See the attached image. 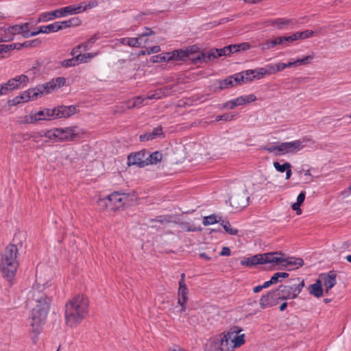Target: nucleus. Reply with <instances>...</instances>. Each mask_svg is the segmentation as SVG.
<instances>
[{
	"label": "nucleus",
	"mask_w": 351,
	"mask_h": 351,
	"mask_svg": "<svg viewBox=\"0 0 351 351\" xmlns=\"http://www.w3.org/2000/svg\"><path fill=\"white\" fill-rule=\"evenodd\" d=\"M47 287V283H43L41 279L37 277L36 284L33 286L28 295L27 302L32 307L31 330L36 335L40 332L50 308V293L46 290Z\"/></svg>",
	"instance_id": "f257e3e1"
},
{
	"label": "nucleus",
	"mask_w": 351,
	"mask_h": 351,
	"mask_svg": "<svg viewBox=\"0 0 351 351\" xmlns=\"http://www.w3.org/2000/svg\"><path fill=\"white\" fill-rule=\"evenodd\" d=\"M88 312V300L84 295L74 296L65 304L66 324L75 327L80 323Z\"/></svg>",
	"instance_id": "f03ea898"
},
{
	"label": "nucleus",
	"mask_w": 351,
	"mask_h": 351,
	"mask_svg": "<svg viewBox=\"0 0 351 351\" xmlns=\"http://www.w3.org/2000/svg\"><path fill=\"white\" fill-rule=\"evenodd\" d=\"M18 248L15 245H8L1 256L0 268L5 277L10 281L14 276L19 263L16 260Z\"/></svg>",
	"instance_id": "7ed1b4c3"
},
{
	"label": "nucleus",
	"mask_w": 351,
	"mask_h": 351,
	"mask_svg": "<svg viewBox=\"0 0 351 351\" xmlns=\"http://www.w3.org/2000/svg\"><path fill=\"white\" fill-rule=\"evenodd\" d=\"M308 141L307 139H304L302 141L296 140L291 142L282 143L278 145L263 146L261 147V149L267 151L269 153H273L276 156L295 153L303 149L304 147L303 143Z\"/></svg>",
	"instance_id": "20e7f679"
},
{
	"label": "nucleus",
	"mask_w": 351,
	"mask_h": 351,
	"mask_svg": "<svg viewBox=\"0 0 351 351\" xmlns=\"http://www.w3.org/2000/svg\"><path fill=\"white\" fill-rule=\"evenodd\" d=\"M82 6L69 5L51 12H43L40 14L38 21L45 22L56 18H61L67 15L82 12Z\"/></svg>",
	"instance_id": "39448f33"
},
{
	"label": "nucleus",
	"mask_w": 351,
	"mask_h": 351,
	"mask_svg": "<svg viewBox=\"0 0 351 351\" xmlns=\"http://www.w3.org/2000/svg\"><path fill=\"white\" fill-rule=\"evenodd\" d=\"M289 300L284 291L282 285L278 289L269 291L267 294L263 295L260 299V306L261 308H266L276 306L280 300Z\"/></svg>",
	"instance_id": "423d86ee"
},
{
	"label": "nucleus",
	"mask_w": 351,
	"mask_h": 351,
	"mask_svg": "<svg viewBox=\"0 0 351 351\" xmlns=\"http://www.w3.org/2000/svg\"><path fill=\"white\" fill-rule=\"evenodd\" d=\"M234 53L232 45L221 49H212L206 53H199L195 60V64L207 62L212 59L217 58L223 56H229Z\"/></svg>",
	"instance_id": "0eeeda50"
},
{
	"label": "nucleus",
	"mask_w": 351,
	"mask_h": 351,
	"mask_svg": "<svg viewBox=\"0 0 351 351\" xmlns=\"http://www.w3.org/2000/svg\"><path fill=\"white\" fill-rule=\"evenodd\" d=\"M134 195L114 191L109 195L110 210H118L133 200Z\"/></svg>",
	"instance_id": "6e6552de"
},
{
	"label": "nucleus",
	"mask_w": 351,
	"mask_h": 351,
	"mask_svg": "<svg viewBox=\"0 0 351 351\" xmlns=\"http://www.w3.org/2000/svg\"><path fill=\"white\" fill-rule=\"evenodd\" d=\"M29 23H25L21 25H14L5 28L4 32L8 39L5 40V41L12 40L13 36L16 34H21L24 38L34 36V35L29 31Z\"/></svg>",
	"instance_id": "1a4fd4ad"
},
{
	"label": "nucleus",
	"mask_w": 351,
	"mask_h": 351,
	"mask_svg": "<svg viewBox=\"0 0 351 351\" xmlns=\"http://www.w3.org/2000/svg\"><path fill=\"white\" fill-rule=\"evenodd\" d=\"M226 339L220 335L210 338L204 345V351H226L228 346L226 345Z\"/></svg>",
	"instance_id": "9d476101"
},
{
	"label": "nucleus",
	"mask_w": 351,
	"mask_h": 351,
	"mask_svg": "<svg viewBox=\"0 0 351 351\" xmlns=\"http://www.w3.org/2000/svg\"><path fill=\"white\" fill-rule=\"evenodd\" d=\"M197 48L195 46L189 47L186 49L174 50L171 52V56L172 60H191L194 64L195 58L199 53H196V49Z\"/></svg>",
	"instance_id": "9b49d317"
},
{
	"label": "nucleus",
	"mask_w": 351,
	"mask_h": 351,
	"mask_svg": "<svg viewBox=\"0 0 351 351\" xmlns=\"http://www.w3.org/2000/svg\"><path fill=\"white\" fill-rule=\"evenodd\" d=\"M60 142L72 141L81 138L82 134L76 126L58 128Z\"/></svg>",
	"instance_id": "f8f14e48"
},
{
	"label": "nucleus",
	"mask_w": 351,
	"mask_h": 351,
	"mask_svg": "<svg viewBox=\"0 0 351 351\" xmlns=\"http://www.w3.org/2000/svg\"><path fill=\"white\" fill-rule=\"evenodd\" d=\"M56 110L54 109H44L38 112L31 114L29 116L25 117L24 122L25 123H34L40 120H47L49 117L55 118Z\"/></svg>",
	"instance_id": "ddd939ff"
},
{
	"label": "nucleus",
	"mask_w": 351,
	"mask_h": 351,
	"mask_svg": "<svg viewBox=\"0 0 351 351\" xmlns=\"http://www.w3.org/2000/svg\"><path fill=\"white\" fill-rule=\"evenodd\" d=\"M263 264H271L272 266L282 265L285 261V254L280 251L262 254Z\"/></svg>",
	"instance_id": "4468645a"
},
{
	"label": "nucleus",
	"mask_w": 351,
	"mask_h": 351,
	"mask_svg": "<svg viewBox=\"0 0 351 351\" xmlns=\"http://www.w3.org/2000/svg\"><path fill=\"white\" fill-rule=\"evenodd\" d=\"M147 155V152L145 150L130 154L128 156V165H136L141 168L147 166V162H146Z\"/></svg>",
	"instance_id": "2eb2a0df"
},
{
	"label": "nucleus",
	"mask_w": 351,
	"mask_h": 351,
	"mask_svg": "<svg viewBox=\"0 0 351 351\" xmlns=\"http://www.w3.org/2000/svg\"><path fill=\"white\" fill-rule=\"evenodd\" d=\"M249 197L247 191L244 190L241 193L233 195L230 198V202L232 207L235 209L241 210L247 206Z\"/></svg>",
	"instance_id": "dca6fc26"
},
{
	"label": "nucleus",
	"mask_w": 351,
	"mask_h": 351,
	"mask_svg": "<svg viewBox=\"0 0 351 351\" xmlns=\"http://www.w3.org/2000/svg\"><path fill=\"white\" fill-rule=\"evenodd\" d=\"M25 93L27 94V97L29 100H35L38 97H42L45 94L50 93L45 84L38 85L33 88H29L27 90H25Z\"/></svg>",
	"instance_id": "f3484780"
},
{
	"label": "nucleus",
	"mask_w": 351,
	"mask_h": 351,
	"mask_svg": "<svg viewBox=\"0 0 351 351\" xmlns=\"http://www.w3.org/2000/svg\"><path fill=\"white\" fill-rule=\"evenodd\" d=\"M320 278L321 280L324 282L326 292H328L337 283V274L335 271H330L327 274H322Z\"/></svg>",
	"instance_id": "a211bd4d"
},
{
	"label": "nucleus",
	"mask_w": 351,
	"mask_h": 351,
	"mask_svg": "<svg viewBox=\"0 0 351 351\" xmlns=\"http://www.w3.org/2000/svg\"><path fill=\"white\" fill-rule=\"evenodd\" d=\"M164 137H165V134L162 132V127L161 125H159V126H157L156 128H154L152 132L141 134L139 136V140L143 142V141L153 140L156 138H164Z\"/></svg>",
	"instance_id": "6ab92c4d"
},
{
	"label": "nucleus",
	"mask_w": 351,
	"mask_h": 351,
	"mask_svg": "<svg viewBox=\"0 0 351 351\" xmlns=\"http://www.w3.org/2000/svg\"><path fill=\"white\" fill-rule=\"evenodd\" d=\"M56 119H60L62 117H69L76 113V108L74 106H61L55 108Z\"/></svg>",
	"instance_id": "aec40b11"
},
{
	"label": "nucleus",
	"mask_w": 351,
	"mask_h": 351,
	"mask_svg": "<svg viewBox=\"0 0 351 351\" xmlns=\"http://www.w3.org/2000/svg\"><path fill=\"white\" fill-rule=\"evenodd\" d=\"M188 288L187 287H181L178 288V303L181 306V311L184 312L185 311L186 307V303L188 301Z\"/></svg>",
	"instance_id": "412c9836"
},
{
	"label": "nucleus",
	"mask_w": 351,
	"mask_h": 351,
	"mask_svg": "<svg viewBox=\"0 0 351 351\" xmlns=\"http://www.w3.org/2000/svg\"><path fill=\"white\" fill-rule=\"evenodd\" d=\"M267 25L276 27L278 29H282L286 26L293 23V19H287L285 18H278L274 20H269L265 22Z\"/></svg>",
	"instance_id": "4be33fe9"
},
{
	"label": "nucleus",
	"mask_w": 351,
	"mask_h": 351,
	"mask_svg": "<svg viewBox=\"0 0 351 351\" xmlns=\"http://www.w3.org/2000/svg\"><path fill=\"white\" fill-rule=\"evenodd\" d=\"M308 289L311 295H313L316 298H320L323 295L322 280L320 279H317L314 284H312L308 287Z\"/></svg>",
	"instance_id": "5701e85b"
},
{
	"label": "nucleus",
	"mask_w": 351,
	"mask_h": 351,
	"mask_svg": "<svg viewBox=\"0 0 351 351\" xmlns=\"http://www.w3.org/2000/svg\"><path fill=\"white\" fill-rule=\"evenodd\" d=\"M263 256L262 254H256L253 256L245 258L241 261V264L243 266L251 267L258 264H263Z\"/></svg>",
	"instance_id": "b1692460"
},
{
	"label": "nucleus",
	"mask_w": 351,
	"mask_h": 351,
	"mask_svg": "<svg viewBox=\"0 0 351 351\" xmlns=\"http://www.w3.org/2000/svg\"><path fill=\"white\" fill-rule=\"evenodd\" d=\"M314 59V55H308L303 58H299L293 62H289L288 63H286L287 68L292 67V66H298L300 65H306L308 64H310L311 61Z\"/></svg>",
	"instance_id": "393cba45"
},
{
	"label": "nucleus",
	"mask_w": 351,
	"mask_h": 351,
	"mask_svg": "<svg viewBox=\"0 0 351 351\" xmlns=\"http://www.w3.org/2000/svg\"><path fill=\"white\" fill-rule=\"evenodd\" d=\"M65 79L64 77H57L55 80L45 83V86L47 87L49 91L51 93L56 89H58L63 86L65 84Z\"/></svg>",
	"instance_id": "a878e982"
},
{
	"label": "nucleus",
	"mask_w": 351,
	"mask_h": 351,
	"mask_svg": "<svg viewBox=\"0 0 351 351\" xmlns=\"http://www.w3.org/2000/svg\"><path fill=\"white\" fill-rule=\"evenodd\" d=\"M118 40L121 44L132 47H140L141 46V37L139 36L136 38H122Z\"/></svg>",
	"instance_id": "bb28decb"
},
{
	"label": "nucleus",
	"mask_w": 351,
	"mask_h": 351,
	"mask_svg": "<svg viewBox=\"0 0 351 351\" xmlns=\"http://www.w3.org/2000/svg\"><path fill=\"white\" fill-rule=\"evenodd\" d=\"M242 329L239 326H234L231 328L228 331L224 332L221 334H219L220 336L225 337L226 339V345L228 346V342L230 341L232 343V339L237 336V335L241 332Z\"/></svg>",
	"instance_id": "cd10ccee"
},
{
	"label": "nucleus",
	"mask_w": 351,
	"mask_h": 351,
	"mask_svg": "<svg viewBox=\"0 0 351 351\" xmlns=\"http://www.w3.org/2000/svg\"><path fill=\"white\" fill-rule=\"evenodd\" d=\"M56 25L58 31L62 30L71 26H77L79 25V19L77 18H72L67 21H57Z\"/></svg>",
	"instance_id": "c85d7f7f"
},
{
	"label": "nucleus",
	"mask_w": 351,
	"mask_h": 351,
	"mask_svg": "<svg viewBox=\"0 0 351 351\" xmlns=\"http://www.w3.org/2000/svg\"><path fill=\"white\" fill-rule=\"evenodd\" d=\"M304 265V261L301 258H294V257H285V263H283V267H287L289 266H295L293 269H297L300 267H302Z\"/></svg>",
	"instance_id": "c756f323"
},
{
	"label": "nucleus",
	"mask_w": 351,
	"mask_h": 351,
	"mask_svg": "<svg viewBox=\"0 0 351 351\" xmlns=\"http://www.w3.org/2000/svg\"><path fill=\"white\" fill-rule=\"evenodd\" d=\"M215 90H223L229 87L234 86L233 77H228L223 80H218L215 83Z\"/></svg>",
	"instance_id": "7c9ffc66"
},
{
	"label": "nucleus",
	"mask_w": 351,
	"mask_h": 351,
	"mask_svg": "<svg viewBox=\"0 0 351 351\" xmlns=\"http://www.w3.org/2000/svg\"><path fill=\"white\" fill-rule=\"evenodd\" d=\"M44 136L47 138L45 143L49 141L59 142V132L58 128H53L51 130H45Z\"/></svg>",
	"instance_id": "2f4dec72"
},
{
	"label": "nucleus",
	"mask_w": 351,
	"mask_h": 351,
	"mask_svg": "<svg viewBox=\"0 0 351 351\" xmlns=\"http://www.w3.org/2000/svg\"><path fill=\"white\" fill-rule=\"evenodd\" d=\"M162 158V154L160 152L156 151L152 154L147 152L146 162H147V165H156L161 161Z\"/></svg>",
	"instance_id": "473e14b6"
},
{
	"label": "nucleus",
	"mask_w": 351,
	"mask_h": 351,
	"mask_svg": "<svg viewBox=\"0 0 351 351\" xmlns=\"http://www.w3.org/2000/svg\"><path fill=\"white\" fill-rule=\"evenodd\" d=\"M283 289L286 291V295L288 297V299H295L300 294L299 289H298L296 285H293L291 286H283Z\"/></svg>",
	"instance_id": "72a5a7b5"
},
{
	"label": "nucleus",
	"mask_w": 351,
	"mask_h": 351,
	"mask_svg": "<svg viewBox=\"0 0 351 351\" xmlns=\"http://www.w3.org/2000/svg\"><path fill=\"white\" fill-rule=\"evenodd\" d=\"M58 32L56 23H51L50 25L46 26H40L39 29L36 32H32V34L36 36L38 34H49L51 32Z\"/></svg>",
	"instance_id": "f704fd0d"
},
{
	"label": "nucleus",
	"mask_w": 351,
	"mask_h": 351,
	"mask_svg": "<svg viewBox=\"0 0 351 351\" xmlns=\"http://www.w3.org/2000/svg\"><path fill=\"white\" fill-rule=\"evenodd\" d=\"M29 101V98L27 97V94L25 93V91L23 92L20 95H18L14 97L12 99L8 101L9 106H16L21 103L27 102Z\"/></svg>",
	"instance_id": "c9c22d12"
},
{
	"label": "nucleus",
	"mask_w": 351,
	"mask_h": 351,
	"mask_svg": "<svg viewBox=\"0 0 351 351\" xmlns=\"http://www.w3.org/2000/svg\"><path fill=\"white\" fill-rule=\"evenodd\" d=\"M174 223H178L180 227L184 231L187 232H198L201 231L202 228L200 227H196L194 226H191L189 222L186 221H173Z\"/></svg>",
	"instance_id": "e433bc0d"
},
{
	"label": "nucleus",
	"mask_w": 351,
	"mask_h": 351,
	"mask_svg": "<svg viewBox=\"0 0 351 351\" xmlns=\"http://www.w3.org/2000/svg\"><path fill=\"white\" fill-rule=\"evenodd\" d=\"M172 57L171 56V53H161L156 56H153L151 58V61L152 62H169L172 60Z\"/></svg>",
	"instance_id": "4c0bfd02"
},
{
	"label": "nucleus",
	"mask_w": 351,
	"mask_h": 351,
	"mask_svg": "<svg viewBox=\"0 0 351 351\" xmlns=\"http://www.w3.org/2000/svg\"><path fill=\"white\" fill-rule=\"evenodd\" d=\"M222 219L221 217H219L218 215H216L215 214L210 215L209 216H206L203 219V224L204 226H208V225H213L216 223L221 222Z\"/></svg>",
	"instance_id": "58836bf2"
},
{
	"label": "nucleus",
	"mask_w": 351,
	"mask_h": 351,
	"mask_svg": "<svg viewBox=\"0 0 351 351\" xmlns=\"http://www.w3.org/2000/svg\"><path fill=\"white\" fill-rule=\"evenodd\" d=\"M221 226L223 228L225 231L230 235H237L238 230L231 227L230 222L227 220L221 219L220 222Z\"/></svg>",
	"instance_id": "ea45409f"
},
{
	"label": "nucleus",
	"mask_w": 351,
	"mask_h": 351,
	"mask_svg": "<svg viewBox=\"0 0 351 351\" xmlns=\"http://www.w3.org/2000/svg\"><path fill=\"white\" fill-rule=\"evenodd\" d=\"M3 84L7 94L19 88V86L17 85V84L15 82V81H14L12 78L10 79L7 82Z\"/></svg>",
	"instance_id": "a19ab883"
},
{
	"label": "nucleus",
	"mask_w": 351,
	"mask_h": 351,
	"mask_svg": "<svg viewBox=\"0 0 351 351\" xmlns=\"http://www.w3.org/2000/svg\"><path fill=\"white\" fill-rule=\"evenodd\" d=\"M14 81L19 86V88L23 87L29 82V77L26 75H17L12 78Z\"/></svg>",
	"instance_id": "79ce46f5"
},
{
	"label": "nucleus",
	"mask_w": 351,
	"mask_h": 351,
	"mask_svg": "<svg viewBox=\"0 0 351 351\" xmlns=\"http://www.w3.org/2000/svg\"><path fill=\"white\" fill-rule=\"evenodd\" d=\"M80 64L77 56H73L71 58L64 60L61 62V65L63 67L67 68L74 66Z\"/></svg>",
	"instance_id": "37998d69"
},
{
	"label": "nucleus",
	"mask_w": 351,
	"mask_h": 351,
	"mask_svg": "<svg viewBox=\"0 0 351 351\" xmlns=\"http://www.w3.org/2000/svg\"><path fill=\"white\" fill-rule=\"evenodd\" d=\"M243 97H239L234 99H232V100H230V101L226 102L224 104L223 107L230 108V109H233L236 106L243 105Z\"/></svg>",
	"instance_id": "c03bdc74"
},
{
	"label": "nucleus",
	"mask_w": 351,
	"mask_h": 351,
	"mask_svg": "<svg viewBox=\"0 0 351 351\" xmlns=\"http://www.w3.org/2000/svg\"><path fill=\"white\" fill-rule=\"evenodd\" d=\"M295 34L297 40H298V39L304 40V39L308 38H311V37L315 36L316 32H315L314 31H312V30H305L304 32H295Z\"/></svg>",
	"instance_id": "a18cd8bd"
},
{
	"label": "nucleus",
	"mask_w": 351,
	"mask_h": 351,
	"mask_svg": "<svg viewBox=\"0 0 351 351\" xmlns=\"http://www.w3.org/2000/svg\"><path fill=\"white\" fill-rule=\"evenodd\" d=\"M98 53H79L77 58L80 63L88 62L90 59L97 56Z\"/></svg>",
	"instance_id": "49530a36"
},
{
	"label": "nucleus",
	"mask_w": 351,
	"mask_h": 351,
	"mask_svg": "<svg viewBox=\"0 0 351 351\" xmlns=\"http://www.w3.org/2000/svg\"><path fill=\"white\" fill-rule=\"evenodd\" d=\"M97 204L101 210H105L108 208L110 209L109 195L104 198H99L98 200L97 201Z\"/></svg>",
	"instance_id": "de8ad7c7"
},
{
	"label": "nucleus",
	"mask_w": 351,
	"mask_h": 351,
	"mask_svg": "<svg viewBox=\"0 0 351 351\" xmlns=\"http://www.w3.org/2000/svg\"><path fill=\"white\" fill-rule=\"evenodd\" d=\"M41 44V40L39 38H36L32 40H27L24 42L23 44H19V47L17 49H20L21 47H37Z\"/></svg>",
	"instance_id": "09e8293b"
},
{
	"label": "nucleus",
	"mask_w": 351,
	"mask_h": 351,
	"mask_svg": "<svg viewBox=\"0 0 351 351\" xmlns=\"http://www.w3.org/2000/svg\"><path fill=\"white\" fill-rule=\"evenodd\" d=\"M172 219H173V216H171V215H161V216L157 217L155 219H151L150 221H157V222H159V223L163 224V223H171V222L173 221L172 220Z\"/></svg>",
	"instance_id": "8fccbe9b"
},
{
	"label": "nucleus",
	"mask_w": 351,
	"mask_h": 351,
	"mask_svg": "<svg viewBox=\"0 0 351 351\" xmlns=\"http://www.w3.org/2000/svg\"><path fill=\"white\" fill-rule=\"evenodd\" d=\"M244 337H245L244 334H242L240 335H237V336H235L232 339V343H233L232 348H239L241 346H242L243 344H244V343H245Z\"/></svg>",
	"instance_id": "3c124183"
},
{
	"label": "nucleus",
	"mask_w": 351,
	"mask_h": 351,
	"mask_svg": "<svg viewBox=\"0 0 351 351\" xmlns=\"http://www.w3.org/2000/svg\"><path fill=\"white\" fill-rule=\"evenodd\" d=\"M99 38L97 34H95L93 36H92L90 38H89L86 42L82 43L83 45V51H88L89 50L93 45L95 43V41Z\"/></svg>",
	"instance_id": "603ef678"
},
{
	"label": "nucleus",
	"mask_w": 351,
	"mask_h": 351,
	"mask_svg": "<svg viewBox=\"0 0 351 351\" xmlns=\"http://www.w3.org/2000/svg\"><path fill=\"white\" fill-rule=\"evenodd\" d=\"M159 51H160V47L159 45H155L147 49V50L140 51L138 56H144L146 54L149 55L151 53H156Z\"/></svg>",
	"instance_id": "864d4df0"
},
{
	"label": "nucleus",
	"mask_w": 351,
	"mask_h": 351,
	"mask_svg": "<svg viewBox=\"0 0 351 351\" xmlns=\"http://www.w3.org/2000/svg\"><path fill=\"white\" fill-rule=\"evenodd\" d=\"M232 47L234 53L249 49L250 48V45L248 43H242L238 45H232Z\"/></svg>",
	"instance_id": "5fc2aeb1"
},
{
	"label": "nucleus",
	"mask_w": 351,
	"mask_h": 351,
	"mask_svg": "<svg viewBox=\"0 0 351 351\" xmlns=\"http://www.w3.org/2000/svg\"><path fill=\"white\" fill-rule=\"evenodd\" d=\"M145 100V98H143L141 96L136 97L133 99V106H128V108L131 109L134 108H140L143 105Z\"/></svg>",
	"instance_id": "6e6d98bb"
},
{
	"label": "nucleus",
	"mask_w": 351,
	"mask_h": 351,
	"mask_svg": "<svg viewBox=\"0 0 351 351\" xmlns=\"http://www.w3.org/2000/svg\"><path fill=\"white\" fill-rule=\"evenodd\" d=\"M274 167L275 169L279 172H284L288 168H291V164L289 162H285L282 165H280L278 162H274Z\"/></svg>",
	"instance_id": "4d7b16f0"
},
{
	"label": "nucleus",
	"mask_w": 351,
	"mask_h": 351,
	"mask_svg": "<svg viewBox=\"0 0 351 351\" xmlns=\"http://www.w3.org/2000/svg\"><path fill=\"white\" fill-rule=\"evenodd\" d=\"M254 74L253 76H252V78H256V79H261V77H263V76H265V75H267V71H266V68H258V69H254Z\"/></svg>",
	"instance_id": "13d9d810"
},
{
	"label": "nucleus",
	"mask_w": 351,
	"mask_h": 351,
	"mask_svg": "<svg viewBox=\"0 0 351 351\" xmlns=\"http://www.w3.org/2000/svg\"><path fill=\"white\" fill-rule=\"evenodd\" d=\"M169 88L165 87L164 88H159L155 90L154 93L156 95V97L157 99L162 98L164 96H166L169 94Z\"/></svg>",
	"instance_id": "bf43d9fd"
},
{
	"label": "nucleus",
	"mask_w": 351,
	"mask_h": 351,
	"mask_svg": "<svg viewBox=\"0 0 351 351\" xmlns=\"http://www.w3.org/2000/svg\"><path fill=\"white\" fill-rule=\"evenodd\" d=\"M45 130L34 132L30 135V138L33 139L35 143H39L44 136Z\"/></svg>",
	"instance_id": "052dcab7"
},
{
	"label": "nucleus",
	"mask_w": 351,
	"mask_h": 351,
	"mask_svg": "<svg viewBox=\"0 0 351 351\" xmlns=\"http://www.w3.org/2000/svg\"><path fill=\"white\" fill-rule=\"evenodd\" d=\"M276 45V41H275L274 39L273 40H269L265 42L264 43H262L261 45V47L263 50H267L270 48L274 47Z\"/></svg>",
	"instance_id": "680f3d73"
},
{
	"label": "nucleus",
	"mask_w": 351,
	"mask_h": 351,
	"mask_svg": "<svg viewBox=\"0 0 351 351\" xmlns=\"http://www.w3.org/2000/svg\"><path fill=\"white\" fill-rule=\"evenodd\" d=\"M233 77V84L235 86L236 84H241V82L245 81L244 79V75L241 73H236Z\"/></svg>",
	"instance_id": "e2e57ef3"
},
{
	"label": "nucleus",
	"mask_w": 351,
	"mask_h": 351,
	"mask_svg": "<svg viewBox=\"0 0 351 351\" xmlns=\"http://www.w3.org/2000/svg\"><path fill=\"white\" fill-rule=\"evenodd\" d=\"M17 44L14 45H0V54L3 53H6L10 50H12L16 48Z\"/></svg>",
	"instance_id": "0e129e2a"
},
{
	"label": "nucleus",
	"mask_w": 351,
	"mask_h": 351,
	"mask_svg": "<svg viewBox=\"0 0 351 351\" xmlns=\"http://www.w3.org/2000/svg\"><path fill=\"white\" fill-rule=\"evenodd\" d=\"M241 73L244 75L245 81H252L254 79L252 78V76L255 75L254 70H246L241 72Z\"/></svg>",
	"instance_id": "69168bd1"
},
{
	"label": "nucleus",
	"mask_w": 351,
	"mask_h": 351,
	"mask_svg": "<svg viewBox=\"0 0 351 351\" xmlns=\"http://www.w3.org/2000/svg\"><path fill=\"white\" fill-rule=\"evenodd\" d=\"M234 117V115L233 114H224L223 115H220V116H217L216 117V121H231Z\"/></svg>",
	"instance_id": "338daca9"
},
{
	"label": "nucleus",
	"mask_w": 351,
	"mask_h": 351,
	"mask_svg": "<svg viewBox=\"0 0 351 351\" xmlns=\"http://www.w3.org/2000/svg\"><path fill=\"white\" fill-rule=\"evenodd\" d=\"M241 97H243V104L250 103L256 99V96L253 94H250V95H245V96H241Z\"/></svg>",
	"instance_id": "774afa93"
}]
</instances>
